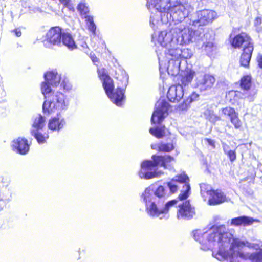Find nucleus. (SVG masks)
Returning a JSON list of instances; mask_svg holds the SVG:
<instances>
[{"mask_svg":"<svg viewBox=\"0 0 262 262\" xmlns=\"http://www.w3.org/2000/svg\"><path fill=\"white\" fill-rule=\"evenodd\" d=\"M199 96V95L197 93L195 92L192 93L191 95L189 96L187 98V99H188V103H191L192 102L196 100L198 98Z\"/></svg>","mask_w":262,"mask_h":262,"instance_id":"obj_42","label":"nucleus"},{"mask_svg":"<svg viewBox=\"0 0 262 262\" xmlns=\"http://www.w3.org/2000/svg\"><path fill=\"white\" fill-rule=\"evenodd\" d=\"M98 76L102 82L103 87L105 93L110 100L117 106L122 105V101L124 98V90L118 87L114 91V85L113 79L108 75L107 71L104 68L98 69Z\"/></svg>","mask_w":262,"mask_h":262,"instance_id":"obj_6","label":"nucleus"},{"mask_svg":"<svg viewBox=\"0 0 262 262\" xmlns=\"http://www.w3.org/2000/svg\"><path fill=\"white\" fill-rule=\"evenodd\" d=\"M202 48L206 52L207 54L210 55L214 50V45L212 41H209L204 42Z\"/></svg>","mask_w":262,"mask_h":262,"instance_id":"obj_35","label":"nucleus"},{"mask_svg":"<svg viewBox=\"0 0 262 262\" xmlns=\"http://www.w3.org/2000/svg\"><path fill=\"white\" fill-rule=\"evenodd\" d=\"M249 259L251 262H262V251L252 253Z\"/></svg>","mask_w":262,"mask_h":262,"instance_id":"obj_33","label":"nucleus"},{"mask_svg":"<svg viewBox=\"0 0 262 262\" xmlns=\"http://www.w3.org/2000/svg\"><path fill=\"white\" fill-rule=\"evenodd\" d=\"M85 20L88 30L92 32L93 35H95L96 34V26L94 22L93 17L92 16H86L85 17Z\"/></svg>","mask_w":262,"mask_h":262,"instance_id":"obj_28","label":"nucleus"},{"mask_svg":"<svg viewBox=\"0 0 262 262\" xmlns=\"http://www.w3.org/2000/svg\"><path fill=\"white\" fill-rule=\"evenodd\" d=\"M223 150H224V152L226 155L228 153V151H229V150H230L229 149V147L227 145H226V144H224L223 145Z\"/></svg>","mask_w":262,"mask_h":262,"instance_id":"obj_49","label":"nucleus"},{"mask_svg":"<svg viewBox=\"0 0 262 262\" xmlns=\"http://www.w3.org/2000/svg\"><path fill=\"white\" fill-rule=\"evenodd\" d=\"M66 124V121L63 117L57 114V116L51 118L48 123V128L53 131H59Z\"/></svg>","mask_w":262,"mask_h":262,"instance_id":"obj_19","label":"nucleus"},{"mask_svg":"<svg viewBox=\"0 0 262 262\" xmlns=\"http://www.w3.org/2000/svg\"><path fill=\"white\" fill-rule=\"evenodd\" d=\"M221 119L219 116H217L214 114L209 118V121L212 122H215L217 121L221 120Z\"/></svg>","mask_w":262,"mask_h":262,"instance_id":"obj_45","label":"nucleus"},{"mask_svg":"<svg viewBox=\"0 0 262 262\" xmlns=\"http://www.w3.org/2000/svg\"><path fill=\"white\" fill-rule=\"evenodd\" d=\"M168 66L167 68V73L169 75H171V76H177L180 71H181L182 75L183 74V72L188 69H191L190 68H189L188 67H187V68L183 71L181 69V64L182 63L180 59H168ZM182 76H181V77Z\"/></svg>","mask_w":262,"mask_h":262,"instance_id":"obj_18","label":"nucleus"},{"mask_svg":"<svg viewBox=\"0 0 262 262\" xmlns=\"http://www.w3.org/2000/svg\"><path fill=\"white\" fill-rule=\"evenodd\" d=\"M152 159L144 160L141 163V169L139 172L140 178L150 179L160 177L163 172L159 170L157 166L160 165L165 168H168L170 167L168 163L174 160L173 158L169 155H153Z\"/></svg>","mask_w":262,"mask_h":262,"instance_id":"obj_5","label":"nucleus"},{"mask_svg":"<svg viewBox=\"0 0 262 262\" xmlns=\"http://www.w3.org/2000/svg\"><path fill=\"white\" fill-rule=\"evenodd\" d=\"M230 119L235 128L238 129L241 127L242 122L238 117L237 113L234 114Z\"/></svg>","mask_w":262,"mask_h":262,"instance_id":"obj_36","label":"nucleus"},{"mask_svg":"<svg viewBox=\"0 0 262 262\" xmlns=\"http://www.w3.org/2000/svg\"><path fill=\"white\" fill-rule=\"evenodd\" d=\"M169 107V104L165 100H159L155 105V110L151 118V123L155 124L162 122L168 115Z\"/></svg>","mask_w":262,"mask_h":262,"instance_id":"obj_11","label":"nucleus"},{"mask_svg":"<svg viewBox=\"0 0 262 262\" xmlns=\"http://www.w3.org/2000/svg\"><path fill=\"white\" fill-rule=\"evenodd\" d=\"M61 44L71 50H73L76 48V45L71 35L68 33L63 32L61 37Z\"/></svg>","mask_w":262,"mask_h":262,"instance_id":"obj_24","label":"nucleus"},{"mask_svg":"<svg viewBox=\"0 0 262 262\" xmlns=\"http://www.w3.org/2000/svg\"><path fill=\"white\" fill-rule=\"evenodd\" d=\"M253 50V46L249 45L244 48L243 52L241 56L239 62L241 66L247 68L251 60L252 53Z\"/></svg>","mask_w":262,"mask_h":262,"instance_id":"obj_22","label":"nucleus"},{"mask_svg":"<svg viewBox=\"0 0 262 262\" xmlns=\"http://www.w3.org/2000/svg\"><path fill=\"white\" fill-rule=\"evenodd\" d=\"M14 32L16 36L20 37L21 35V32L20 30L16 29L14 30Z\"/></svg>","mask_w":262,"mask_h":262,"instance_id":"obj_52","label":"nucleus"},{"mask_svg":"<svg viewBox=\"0 0 262 262\" xmlns=\"http://www.w3.org/2000/svg\"><path fill=\"white\" fill-rule=\"evenodd\" d=\"M64 82L63 81L61 84V86H62L64 89L68 90L69 89V86L66 87V85H64Z\"/></svg>","mask_w":262,"mask_h":262,"instance_id":"obj_53","label":"nucleus"},{"mask_svg":"<svg viewBox=\"0 0 262 262\" xmlns=\"http://www.w3.org/2000/svg\"><path fill=\"white\" fill-rule=\"evenodd\" d=\"M62 34L60 27H52L46 34V39L43 41L44 45L47 48H51L52 46H60Z\"/></svg>","mask_w":262,"mask_h":262,"instance_id":"obj_13","label":"nucleus"},{"mask_svg":"<svg viewBox=\"0 0 262 262\" xmlns=\"http://www.w3.org/2000/svg\"><path fill=\"white\" fill-rule=\"evenodd\" d=\"M195 74L192 69H187L183 72L178 84L171 86L168 91L167 97L170 101H179L184 96L185 91L191 83Z\"/></svg>","mask_w":262,"mask_h":262,"instance_id":"obj_7","label":"nucleus"},{"mask_svg":"<svg viewBox=\"0 0 262 262\" xmlns=\"http://www.w3.org/2000/svg\"><path fill=\"white\" fill-rule=\"evenodd\" d=\"M167 186L172 193L181 189V193L179 195L180 200L186 199L189 195L190 186L188 181H169Z\"/></svg>","mask_w":262,"mask_h":262,"instance_id":"obj_14","label":"nucleus"},{"mask_svg":"<svg viewBox=\"0 0 262 262\" xmlns=\"http://www.w3.org/2000/svg\"><path fill=\"white\" fill-rule=\"evenodd\" d=\"M194 239L204 251L211 249H217L212 252V256L224 262H241V260L249 259L252 254H245L240 250L247 247L259 251H262V241L250 243L239 238H233L232 234L227 232L225 225L213 226L207 230L198 229L193 231Z\"/></svg>","mask_w":262,"mask_h":262,"instance_id":"obj_1","label":"nucleus"},{"mask_svg":"<svg viewBox=\"0 0 262 262\" xmlns=\"http://www.w3.org/2000/svg\"><path fill=\"white\" fill-rule=\"evenodd\" d=\"M250 40V38L247 34L242 33L234 37L232 41V46L234 48H239L244 44L245 48L249 45H253Z\"/></svg>","mask_w":262,"mask_h":262,"instance_id":"obj_21","label":"nucleus"},{"mask_svg":"<svg viewBox=\"0 0 262 262\" xmlns=\"http://www.w3.org/2000/svg\"><path fill=\"white\" fill-rule=\"evenodd\" d=\"M65 6L68 7L70 5V0H59Z\"/></svg>","mask_w":262,"mask_h":262,"instance_id":"obj_48","label":"nucleus"},{"mask_svg":"<svg viewBox=\"0 0 262 262\" xmlns=\"http://www.w3.org/2000/svg\"><path fill=\"white\" fill-rule=\"evenodd\" d=\"M222 114L225 116H228L230 119L236 113L234 108L230 107H226L220 110Z\"/></svg>","mask_w":262,"mask_h":262,"instance_id":"obj_32","label":"nucleus"},{"mask_svg":"<svg viewBox=\"0 0 262 262\" xmlns=\"http://www.w3.org/2000/svg\"><path fill=\"white\" fill-rule=\"evenodd\" d=\"M183 62H184V64H185V63H186V61L185 60H184V61H183Z\"/></svg>","mask_w":262,"mask_h":262,"instance_id":"obj_58","label":"nucleus"},{"mask_svg":"<svg viewBox=\"0 0 262 262\" xmlns=\"http://www.w3.org/2000/svg\"><path fill=\"white\" fill-rule=\"evenodd\" d=\"M213 112L212 111L207 109L204 112V115L206 117L207 119H208L209 120V118L211 116L213 115Z\"/></svg>","mask_w":262,"mask_h":262,"instance_id":"obj_43","label":"nucleus"},{"mask_svg":"<svg viewBox=\"0 0 262 262\" xmlns=\"http://www.w3.org/2000/svg\"><path fill=\"white\" fill-rule=\"evenodd\" d=\"M227 155L229 158L230 161L232 162L234 161L236 158V155L235 150H229L227 154Z\"/></svg>","mask_w":262,"mask_h":262,"instance_id":"obj_41","label":"nucleus"},{"mask_svg":"<svg viewBox=\"0 0 262 262\" xmlns=\"http://www.w3.org/2000/svg\"><path fill=\"white\" fill-rule=\"evenodd\" d=\"M195 28L190 24L186 27L183 24H180L172 27L168 32L161 31L160 40L163 41L164 36L167 41H173L174 43H179V45H182L199 41L202 39L203 36L207 37V34H203L202 28L198 27L197 29Z\"/></svg>","mask_w":262,"mask_h":262,"instance_id":"obj_4","label":"nucleus"},{"mask_svg":"<svg viewBox=\"0 0 262 262\" xmlns=\"http://www.w3.org/2000/svg\"><path fill=\"white\" fill-rule=\"evenodd\" d=\"M149 133L158 138L163 137L164 135V132L159 128H150L149 129Z\"/></svg>","mask_w":262,"mask_h":262,"instance_id":"obj_37","label":"nucleus"},{"mask_svg":"<svg viewBox=\"0 0 262 262\" xmlns=\"http://www.w3.org/2000/svg\"><path fill=\"white\" fill-rule=\"evenodd\" d=\"M174 148L172 143H161L158 145V149L160 151L170 152Z\"/></svg>","mask_w":262,"mask_h":262,"instance_id":"obj_31","label":"nucleus"},{"mask_svg":"<svg viewBox=\"0 0 262 262\" xmlns=\"http://www.w3.org/2000/svg\"><path fill=\"white\" fill-rule=\"evenodd\" d=\"M45 117L40 114L37 115L34 118L32 129H34L36 132H39L45 126Z\"/></svg>","mask_w":262,"mask_h":262,"instance_id":"obj_25","label":"nucleus"},{"mask_svg":"<svg viewBox=\"0 0 262 262\" xmlns=\"http://www.w3.org/2000/svg\"><path fill=\"white\" fill-rule=\"evenodd\" d=\"M161 32L158 35L157 39L158 42L160 44L162 51L165 53V57L167 59H180V54L181 53V48L178 47L179 43H173V41H167L164 36L163 41L160 40Z\"/></svg>","mask_w":262,"mask_h":262,"instance_id":"obj_10","label":"nucleus"},{"mask_svg":"<svg viewBox=\"0 0 262 262\" xmlns=\"http://www.w3.org/2000/svg\"><path fill=\"white\" fill-rule=\"evenodd\" d=\"M207 140L209 145L213 146V147H215L214 142L212 140L207 139Z\"/></svg>","mask_w":262,"mask_h":262,"instance_id":"obj_51","label":"nucleus"},{"mask_svg":"<svg viewBox=\"0 0 262 262\" xmlns=\"http://www.w3.org/2000/svg\"><path fill=\"white\" fill-rule=\"evenodd\" d=\"M158 145H157V144H154H154H152V145H151V148H152V149H156V148H157V147H158Z\"/></svg>","mask_w":262,"mask_h":262,"instance_id":"obj_54","label":"nucleus"},{"mask_svg":"<svg viewBox=\"0 0 262 262\" xmlns=\"http://www.w3.org/2000/svg\"><path fill=\"white\" fill-rule=\"evenodd\" d=\"M200 192L203 198H206L209 195L210 192L212 191V187L206 183H202L200 184ZM205 200L206 199H204Z\"/></svg>","mask_w":262,"mask_h":262,"instance_id":"obj_27","label":"nucleus"},{"mask_svg":"<svg viewBox=\"0 0 262 262\" xmlns=\"http://www.w3.org/2000/svg\"><path fill=\"white\" fill-rule=\"evenodd\" d=\"M217 17V13L213 10L203 9L196 12L191 16L190 25L194 27L206 26L212 23Z\"/></svg>","mask_w":262,"mask_h":262,"instance_id":"obj_9","label":"nucleus"},{"mask_svg":"<svg viewBox=\"0 0 262 262\" xmlns=\"http://www.w3.org/2000/svg\"><path fill=\"white\" fill-rule=\"evenodd\" d=\"M256 60L259 67L262 69V55L261 54H258L257 56Z\"/></svg>","mask_w":262,"mask_h":262,"instance_id":"obj_46","label":"nucleus"},{"mask_svg":"<svg viewBox=\"0 0 262 262\" xmlns=\"http://www.w3.org/2000/svg\"><path fill=\"white\" fill-rule=\"evenodd\" d=\"M92 60H93V62H96L98 61V59H97V58L96 57H95V58L93 59Z\"/></svg>","mask_w":262,"mask_h":262,"instance_id":"obj_57","label":"nucleus"},{"mask_svg":"<svg viewBox=\"0 0 262 262\" xmlns=\"http://www.w3.org/2000/svg\"><path fill=\"white\" fill-rule=\"evenodd\" d=\"M127 78L125 76V77H123L122 79H121V80L124 83V87L125 88L127 85Z\"/></svg>","mask_w":262,"mask_h":262,"instance_id":"obj_50","label":"nucleus"},{"mask_svg":"<svg viewBox=\"0 0 262 262\" xmlns=\"http://www.w3.org/2000/svg\"><path fill=\"white\" fill-rule=\"evenodd\" d=\"M188 99H186L185 100V101L183 103L179 105V107H178V109L179 111H186L188 107H189V105L190 103H188Z\"/></svg>","mask_w":262,"mask_h":262,"instance_id":"obj_40","label":"nucleus"},{"mask_svg":"<svg viewBox=\"0 0 262 262\" xmlns=\"http://www.w3.org/2000/svg\"><path fill=\"white\" fill-rule=\"evenodd\" d=\"M215 77L208 74H198L195 79V86L201 92H204L210 90L215 82Z\"/></svg>","mask_w":262,"mask_h":262,"instance_id":"obj_12","label":"nucleus"},{"mask_svg":"<svg viewBox=\"0 0 262 262\" xmlns=\"http://www.w3.org/2000/svg\"><path fill=\"white\" fill-rule=\"evenodd\" d=\"M77 9L80 13L82 18L85 19L86 16H91V15H88L90 10L88 6L85 3L83 2L80 3L78 5Z\"/></svg>","mask_w":262,"mask_h":262,"instance_id":"obj_26","label":"nucleus"},{"mask_svg":"<svg viewBox=\"0 0 262 262\" xmlns=\"http://www.w3.org/2000/svg\"><path fill=\"white\" fill-rule=\"evenodd\" d=\"M31 134L32 136H33L35 139L37 140V142L39 144L44 143L46 139L48 138L49 136L47 135L46 136L43 135L42 134L40 133V132H36L34 129L31 130Z\"/></svg>","mask_w":262,"mask_h":262,"instance_id":"obj_29","label":"nucleus"},{"mask_svg":"<svg viewBox=\"0 0 262 262\" xmlns=\"http://www.w3.org/2000/svg\"><path fill=\"white\" fill-rule=\"evenodd\" d=\"M254 221V219L252 217L247 216H241L232 219L230 222H228V224L231 226H238L243 225L245 226L252 224Z\"/></svg>","mask_w":262,"mask_h":262,"instance_id":"obj_23","label":"nucleus"},{"mask_svg":"<svg viewBox=\"0 0 262 262\" xmlns=\"http://www.w3.org/2000/svg\"><path fill=\"white\" fill-rule=\"evenodd\" d=\"M193 9V7L188 3L177 2L173 6H171L169 11H167L168 13V19L165 23L182 22Z\"/></svg>","mask_w":262,"mask_h":262,"instance_id":"obj_8","label":"nucleus"},{"mask_svg":"<svg viewBox=\"0 0 262 262\" xmlns=\"http://www.w3.org/2000/svg\"><path fill=\"white\" fill-rule=\"evenodd\" d=\"M248 99H249V100L250 101H252L253 100V98L252 97H251V96H249L248 97Z\"/></svg>","mask_w":262,"mask_h":262,"instance_id":"obj_56","label":"nucleus"},{"mask_svg":"<svg viewBox=\"0 0 262 262\" xmlns=\"http://www.w3.org/2000/svg\"><path fill=\"white\" fill-rule=\"evenodd\" d=\"M150 24H151V18H150Z\"/></svg>","mask_w":262,"mask_h":262,"instance_id":"obj_59","label":"nucleus"},{"mask_svg":"<svg viewBox=\"0 0 262 262\" xmlns=\"http://www.w3.org/2000/svg\"><path fill=\"white\" fill-rule=\"evenodd\" d=\"M261 23V18L257 17L255 18L254 20V25L255 26H258L260 25Z\"/></svg>","mask_w":262,"mask_h":262,"instance_id":"obj_47","label":"nucleus"},{"mask_svg":"<svg viewBox=\"0 0 262 262\" xmlns=\"http://www.w3.org/2000/svg\"><path fill=\"white\" fill-rule=\"evenodd\" d=\"M189 177L185 173L184 171L181 172L176 176V179L173 178L171 180H189Z\"/></svg>","mask_w":262,"mask_h":262,"instance_id":"obj_39","label":"nucleus"},{"mask_svg":"<svg viewBox=\"0 0 262 262\" xmlns=\"http://www.w3.org/2000/svg\"><path fill=\"white\" fill-rule=\"evenodd\" d=\"M208 204L210 205H215L224 202L226 200L225 195L221 190H212L208 196Z\"/></svg>","mask_w":262,"mask_h":262,"instance_id":"obj_20","label":"nucleus"},{"mask_svg":"<svg viewBox=\"0 0 262 262\" xmlns=\"http://www.w3.org/2000/svg\"><path fill=\"white\" fill-rule=\"evenodd\" d=\"M9 201V199H3L0 198V211L3 209L4 207L5 206L6 203Z\"/></svg>","mask_w":262,"mask_h":262,"instance_id":"obj_44","label":"nucleus"},{"mask_svg":"<svg viewBox=\"0 0 262 262\" xmlns=\"http://www.w3.org/2000/svg\"><path fill=\"white\" fill-rule=\"evenodd\" d=\"M240 85L244 90L250 89L251 86V77L248 75L244 76L241 80Z\"/></svg>","mask_w":262,"mask_h":262,"instance_id":"obj_30","label":"nucleus"},{"mask_svg":"<svg viewBox=\"0 0 262 262\" xmlns=\"http://www.w3.org/2000/svg\"><path fill=\"white\" fill-rule=\"evenodd\" d=\"M12 149L14 151L21 155L26 154L29 150L28 141L25 138H18L12 143Z\"/></svg>","mask_w":262,"mask_h":262,"instance_id":"obj_17","label":"nucleus"},{"mask_svg":"<svg viewBox=\"0 0 262 262\" xmlns=\"http://www.w3.org/2000/svg\"><path fill=\"white\" fill-rule=\"evenodd\" d=\"M77 45L81 48V50L83 51L85 53H88L89 50L84 37L78 41Z\"/></svg>","mask_w":262,"mask_h":262,"instance_id":"obj_38","label":"nucleus"},{"mask_svg":"<svg viewBox=\"0 0 262 262\" xmlns=\"http://www.w3.org/2000/svg\"><path fill=\"white\" fill-rule=\"evenodd\" d=\"M166 199V192L164 187L161 185L157 188L154 185H150L140 194V201L144 205L147 214L161 220L167 214L169 208L177 202L176 200H172L165 203Z\"/></svg>","mask_w":262,"mask_h":262,"instance_id":"obj_2","label":"nucleus"},{"mask_svg":"<svg viewBox=\"0 0 262 262\" xmlns=\"http://www.w3.org/2000/svg\"><path fill=\"white\" fill-rule=\"evenodd\" d=\"M181 53H180V59L181 58H183L184 59L190 58L193 55L192 51L189 49H188V48L181 49Z\"/></svg>","mask_w":262,"mask_h":262,"instance_id":"obj_34","label":"nucleus"},{"mask_svg":"<svg viewBox=\"0 0 262 262\" xmlns=\"http://www.w3.org/2000/svg\"><path fill=\"white\" fill-rule=\"evenodd\" d=\"M45 81L42 83L41 90L46 100L42 105L44 114L50 115L56 111L67 110L69 103L66 96L61 92L51 94V86H57L61 80L60 75L55 71L47 72L44 75Z\"/></svg>","mask_w":262,"mask_h":262,"instance_id":"obj_3","label":"nucleus"},{"mask_svg":"<svg viewBox=\"0 0 262 262\" xmlns=\"http://www.w3.org/2000/svg\"><path fill=\"white\" fill-rule=\"evenodd\" d=\"M177 217L179 220H189L195 215V208L188 201L178 205Z\"/></svg>","mask_w":262,"mask_h":262,"instance_id":"obj_15","label":"nucleus"},{"mask_svg":"<svg viewBox=\"0 0 262 262\" xmlns=\"http://www.w3.org/2000/svg\"><path fill=\"white\" fill-rule=\"evenodd\" d=\"M158 58H159V66H160V70H161V62H160V57L159 56V54H158Z\"/></svg>","mask_w":262,"mask_h":262,"instance_id":"obj_55","label":"nucleus"},{"mask_svg":"<svg viewBox=\"0 0 262 262\" xmlns=\"http://www.w3.org/2000/svg\"><path fill=\"white\" fill-rule=\"evenodd\" d=\"M150 3L160 13L161 21L166 23L168 15L167 11L171 7L170 0H150Z\"/></svg>","mask_w":262,"mask_h":262,"instance_id":"obj_16","label":"nucleus"}]
</instances>
